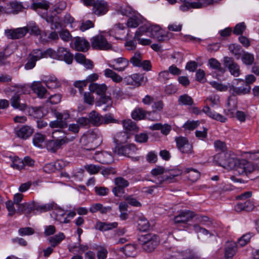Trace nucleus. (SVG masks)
I'll return each instance as SVG.
<instances>
[{
  "label": "nucleus",
  "mask_w": 259,
  "mask_h": 259,
  "mask_svg": "<svg viewBox=\"0 0 259 259\" xmlns=\"http://www.w3.org/2000/svg\"><path fill=\"white\" fill-rule=\"evenodd\" d=\"M229 85V91L232 95L228 98L227 106L228 109L226 114L231 117L234 116L233 111L237 108V101L235 97L236 96H241L247 94L250 92L251 87L245 85L244 80L242 79H234L232 84Z\"/></svg>",
  "instance_id": "f257e3e1"
},
{
  "label": "nucleus",
  "mask_w": 259,
  "mask_h": 259,
  "mask_svg": "<svg viewBox=\"0 0 259 259\" xmlns=\"http://www.w3.org/2000/svg\"><path fill=\"white\" fill-rule=\"evenodd\" d=\"M207 105L202 109V111L206 113L209 117L221 122H225L227 119L224 116L217 113L212 109L216 107L217 109L220 108V97L218 95H211L205 100Z\"/></svg>",
  "instance_id": "f03ea898"
},
{
  "label": "nucleus",
  "mask_w": 259,
  "mask_h": 259,
  "mask_svg": "<svg viewBox=\"0 0 259 259\" xmlns=\"http://www.w3.org/2000/svg\"><path fill=\"white\" fill-rule=\"evenodd\" d=\"M80 141L84 149L87 150H94L100 145L101 138L100 135L92 131L83 135Z\"/></svg>",
  "instance_id": "7ed1b4c3"
},
{
  "label": "nucleus",
  "mask_w": 259,
  "mask_h": 259,
  "mask_svg": "<svg viewBox=\"0 0 259 259\" xmlns=\"http://www.w3.org/2000/svg\"><path fill=\"white\" fill-rule=\"evenodd\" d=\"M213 160L216 164L227 169H233L236 167L237 164V158L232 157L228 153L215 155Z\"/></svg>",
  "instance_id": "20e7f679"
},
{
  "label": "nucleus",
  "mask_w": 259,
  "mask_h": 259,
  "mask_svg": "<svg viewBox=\"0 0 259 259\" xmlns=\"http://www.w3.org/2000/svg\"><path fill=\"white\" fill-rule=\"evenodd\" d=\"M236 171L239 175H246L250 174L254 170L257 169V164L248 161L246 159H242L238 160L237 159Z\"/></svg>",
  "instance_id": "39448f33"
},
{
  "label": "nucleus",
  "mask_w": 259,
  "mask_h": 259,
  "mask_svg": "<svg viewBox=\"0 0 259 259\" xmlns=\"http://www.w3.org/2000/svg\"><path fill=\"white\" fill-rule=\"evenodd\" d=\"M148 32L151 34V37L156 38L158 41H166L171 37L172 34L170 32L164 33L161 27L157 25H148Z\"/></svg>",
  "instance_id": "423d86ee"
},
{
  "label": "nucleus",
  "mask_w": 259,
  "mask_h": 259,
  "mask_svg": "<svg viewBox=\"0 0 259 259\" xmlns=\"http://www.w3.org/2000/svg\"><path fill=\"white\" fill-rule=\"evenodd\" d=\"M177 148L184 154L193 153V145L188 139L184 137L180 136L175 138Z\"/></svg>",
  "instance_id": "0eeeda50"
},
{
  "label": "nucleus",
  "mask_w": 259,
  "mask_h": 259,
  "mask_svg": "<svg viewBox=\"0 0 259 259\" xmlns=\"http://www.w3.org/2000/svg\"><path fill=\"white\" fill-rule=\"evenodd\" d=\"M55 117L57 119L50 122L49 125L51 128H64L67 127V120L70 118V115L67 112L60 113L56 112Z\"/></svg>",
  "instance_id": "6e6552de"
},
{
  "label": "nucleus",
  "mask_w": 259,
  "mask_h": 259,
  "mask_svg": "<svg viewBox=\"0 0 259 259\" xmlns=\"http://www.w3.org/2000/svg\"><path fill=\"white\" fill-rule=\"evenodd\" d=\"M92 48L98 50H107L111 48V45L102 35L99 34L93 37L91 39Z\"/></svg>",
  "instance_id": "1a4fd4ad"
},
{
  "label": "nucleus",
  "mask_w": 259,
  "mask_h": 259,
  "mask_svg": "<svg viewBox=\"0 0 259 259\" xmlns=\"http://www.w3.org/2000/svg\"><path fill=\"white\" fill-rule=\"evenodd\" d=\"M114 182L115 186L113 188L112 191L116 196L123 194L124 188L127 187L130 184L127 180L121 177L115 178Z\"/></svg>",
  "instance_id": "9d476101"
},
{
  "label": "nucleus",
  "mask_w": 259,
  "mask_h": 259,
  "mask_svg": "<svg viewBox=\"0 0 259 259\" xmlns=\"http://www.w3.org/2000/svg\"><path fill=\"white\" fill-rule=\"evenodd\" d=\"M28 32L27 27L7 29L5 31V34L7 38L11 39H20L25 36Z\"/></svg>",
  "instance_id": "9b49d317"
},
{
  "label": "nucleus",
  "mask_w": 259,
  "mask_h": 259,
  "mask_svg": "<svg viewBox=\"0 0 259 259\" xmlns=\"http://www.w3.org/2000/svg\"><path fill=\"white\" fill-rule=\"evenodd\" d=\"M69 142L66 137L58 139L55 140L48 141L46 145L47 150L51 152L55 153L62 146L67 144Z\"/></svg>",
  "instance_id": "f8f14e48"
},
{
  "label": "nucleus",
  "mask_w": 259,
  "mask_h": 259,
  "mask_svg": "<svg viewBox=\"0 0 259 259\" xmlns=\"http://www.w3.org/2000/svg\"><path fill=\"white\" fill-rule=\"evenodd\" d=\"M224 64L227 67L230 73L235 77H238L241 74L239 65L236 63L231 57H225L223 60Z\"/></svg>",
  "instance_id": "ddd939ff"
},
{
  "label": "nucleus",
  "mask_w": 259,
  "mask_h": 259,
  "mask_svg": "<svg viewBox=\"0 0 259 259\" xmlns=\"http://www.w3.org/2000/svg\"><path fill=\"white\" fill-rule=\"evenodd\" d=\"M109 10V6L104 0H97L92 8V13L98 16L104 15Z\"/></svg>",
  "instance_id": "4468645a"
},
{
  "label": "nucleus",
  "mask_w": 259,
  "mask_h": 259,
  "mask_svg": "<svg viewBox=\"0 0 259 259\" xmlns=\"http://www.w3.org/2000/svg\"><path fill=\"white\" fill-rule=\"evenodd\" d=\"M112 63L109 64V67L118 72L124 71L129 65V61L123 57L114 59Z\"/></svg>",
  "instance_id": "2eb2a0df"
},
{
  "label": "nucleus",
  "mask_w": 259,
  "mask_h": 259,
  "mask_svg": "<svg viewBox=\"0 0 259 259\" xmlns=\"http://www.w3.org/2000/svg\"><path fill=\"white\" fill-rule=\"evenodd\" d=\"M195 217L194 212L190 210L181 211L179 214L175 216L174 221L175 224L186 223Z\"/></svg>",
  "instance_id": "dca6fc26"
},
{
  "label": "nucleus",
  "mask_w": 259,
  "mask_h": 259,
  "mask_svg": "<svg viewBox=\"0 0 259 259\" xmlns=\"http://www.w3.org/2000/svg\"><path fill=\"white\" fill-rule=\"evenodd\" d=\"M94 158L104 164H109L113 161V156L107 152H96Z\"/></svg>",
  "instance_id": "f3484780"
},
{
  "label": "nucleus",
  "mask_w": 259,
  "mask_h": 259,
  "mask_svg": "<svg viewBox=\"0 0 259 259\" xmlns=\"http://www.w3.org/2000/svg\"><path fill=\"white\" fill-rule=\"evenodd\" d=\"M57 60H63L67 63L71 64L72 62L73 56L66 49L59 47L57 51Z\"/></svg>",
  "instance_id": "a211bd4d"
},
{
  "label": "nucleus",
  "mask_w": 259,
  "mask_h": 259,
  "mask_svg": "<svg viewBox=\"0 0 259 259\" xmlns=\"http://www.w3.org/2000/svg\"><path fill=\"white\" fill-rule=\"evenodd\" d=\"M181 5L180 9L182 11H186L190 9L200 8L205 5L204 3L198 0L197 2H190L189 0H180Z\"/></svg>",
  "instance_id": "6ab92c4d"
},
{
  "label": "nucleus",
  "mask_w": 259,
  "mask_h": 259,
  "mask_svg": "<svg viewBox=\"0 0 259 259\" xmlns=\"http://www.w3.org/2000/svg\"><path fill=\"white\" fill-rule=\"evenodd\" d=\"M30 88L33 92L36 94L37 97L40 98H45L47 93V90L42 85L40 81H33L31 83Z\"/></svg>",
  "instance_id": "aec40b11"
},
{
  "label": "nucleus",
  "mask_w": 259,
  "mask_h": 259,
  "mask_svg": "<svg viewBox=\"0 0 259 259\" xmlns=\"http://www.w3.org/2000/svg\"><path fill=\"white\" fill-rule=\"evenodd\" d=\"M144 18L138 13L130 17L126 23L127 26L129 28H136L140 24H142Z\"/></svg>",
  "instance_id": "412c9836"
},
{
  "label": "nucleus",
  "mask_w": 259,
  "mask_h": 259,
  "mask_svg": "<svg viewBox=\"0 0 259 259\" xmlns=\"http://www.w3.org/2000/svg\"><path fill=\"white\" fill-rule=\"evenodd\" d=\"M117 226L118 223L117 222L107 223L98 221L95 226V229L100 231L104 232L116 228Z\"/></svg>",
  "instance_id": "4be33fe9"
},
{
  "label": "nucleus",
  "mask_w": 259,
  "mask_h": 259,
  "mask_svg": "<svg viewBox=\"0 0 259 259\" xmlns=\"http://www.w3.org/2000/svg\"><path fill=\"white\" fill-rule=\"evenodd\" d=\"M112 105L113 101L109 96H102L96 102V105L97 106L100 107L104 105L103 108L104 111H107L112 106Z\"/></svg>",
  "instance_id": "5701e85b"
},
{
  "label": "nucleus",
  "mask_w": 259,
  "mask_h": 259,
  "mask_svg": "<svg viewBox=\"0 0 259 259\" xmlns=\"http://www.w3.org/2000/svg\"><path fill=\"white\" fill-rule=\"evenodd\" d=\"M89 89L91 92L95 93L100 96H104L107 90V87L105 84H98L92 83L89 85Z\"/></svg>",
  "instance_id": "b1692460"
},
{
  "label": "nucleus",
  "mask_w": 259,
  "mask_h": 259,
  "mask_svg": "<svg viewBox=\"0 0 259 259\" xmlns=\"http://www.w3.org/2000/svg\"><path fill=\"white\" fill-rule=\"evenodd\" d=\"M74 47L76 50L78 51H87L89 47V42L83 38L77 37L74 42Z\"/></svg>",
  "instance_id": "393cba45"
},
{
  "label": "nucleus",
  "mask_w": 259,
  "mask_h": 259,
  "mask_svg": "<svg viewBox=\"0 0 259 259\" xmlns=\"http://www.w3.org/2000/svg\"><path fill=\"white\" fill-rule=\"evenodd\" d=\"M254 206L252 202L246 201L244 203H238L234 207V209L236 212H241L242 211H250L253 210Z\"/></svg>",
  "instance_id": "a878e982"
},
{
  "label": "nucleus",
  "mask_w": 259,
  "mask_h": 259,
  "mask_svg": "<svg viewBox=\"0 0 259 259\" xmlns=\"http://www.w3.org/2000/svg\"><path fill=\"white\" fill-rule=\"evenodd\" d=\"M89 119L90 123L94 125L99 126L102 124L103 118L102 116L100 115L95 110L92 111L89 114Z\"/></svg>",
  "instance_id": "bb28decb"
},
{
  "label": "nucleus",
  "mask_w": 259,
  "mask_h": 259,
  "mask_svg": "<svg viewBox=\"0 0 259 259\" xmlns=\"http://www.w3.org/2000/svg\"><path fill=\"white\" fill-rule=\"evenodd\" d=\"M33 133V129L31 127L24 125L16 131L17 136L21 139H26Z\"/></svg>",
  "instance_id": "cd10ccee"
},
{
  "label": "nucleus",
  "mask_w": 259,
  "mask_h": 259,
  "mask_svg": "<svg viewBox=\"0 0 259 259\" xmlns=\"http://www.w3.org/2000/svg\"><path fill=\"white\" fill-rule=\"evenodd\" d=\"M20 100V98L19 95H14L11 99V106L15 109L24 110L26 109L27 106L25 103H21Z\"/></svg>",
  "instance_id": "c85d7f7f"
},
{
  "label": "nucleus",
  "mask_w": 259,
  "mask_h": 259,
  "mask_svg": "<svg viewBox=\"0 0 259 259\" xmlns=\"http://www.w3.org/2000/svg\"><path fill=\"white\" fill-rule=\"evenodd\" d=\"M149 111H146L142 108H136L132 113V117L135 120H141L149 116Z\"/></svg>",
  "instance_id": "c756f323"
},
{
  "label": "nucleus",
  "mask_w": 259,
  "mask_h": 259,
  "mask_svg": "<svg viewBox=\"0 0 259 259\" xmlns=\"http://www.w3.org/2000/svg\"><path fill=\"white\" fill-rule=\"evenodd\" d=\"M138 240L142 243H153L160 241L158 236L153 234L141 235L139 237Z\"/></svg>",
  "instance_id": "7c9ffc66"
},
{
  "label": "nucleus",
  "mask_w": 259,
  "mask_h": 259,
  "mask_svg": "<svg viewBox=\"0 0 259 259\" xmlns=\"http://www.w3.org/2000/svg\"><path fill=\"white\" fill-rule=\"evenodd\" d=\"M193 228L194 231L197 233H200L201 235L206 236H216L218 235L217 233L215 231H210L207 230V229L202 228L199 226L198 225L195 224L193 225Z\"/></svg>",
  "instance_id": "2f4dec72"
},
{
  "label": "nucleus",
  "mask_w": 259,
  "mask_h": 259,
  "mask_svg": "<svg viewBox=\"0 0 259 259\" xmlns=\"http://www.w3.org/2000/svg\"><path fill=\"white\" fill-rule=\"evenodd\" d=\"M172 257L174 259H195L197 258L195 254H191L189 250L176 252Z\"/></svg>",
  "instance_id": "473e14b6"
},
{
  "label": "nucleus",
  "mask_w": 259,
  "mask_h": 259,
  "mask_svg": "<svg viewBox=\"0 0 259 259\" xmlns=\"http://www.w3.org/2000/svg\"><path fill=\"white\" fill-rule=\"evenodd\" d=\"M228 49L230 53L233 54L237 60L240 59L243 50L242 49L240 46L236 44H231L228 47Z\"/></svg>",
  "instance_id": "72a5a7b5"
},
{
  "label": "nucleus",
  "mask_w": 259,
  "mask_h": 259,
  "mask_svg": "<svg viewBox=\"0 0 259 259\" xmlns=\"http://www.w3.org/2000/svg\"><path fill=\"white\" fill-rule=\"evenodd\" d=\"M240 57L242 63L246 65L250 66L254 63V55L250 53L244 51Z\"/></svg>",
  "instance_id": "f704fd0d"
},
{
  "label": "nucleus",
  "mask_w": 259,
  "mask_h": 259,
  "mask_svg": "<svg viewBox=\"0 0 259 259\" xmlns=\"http://www.w3.org/2000/svg\"><path fill=\"white\" fill-rule=\"evenodd\" d=\"M104 75L108 78H110L116 83L120 82L123 78L117 73L110 69H106L104 71Z\"/></svg>",
  "instance_id": "c9c22d12"
},
{
  "label": "nucleus",
  "mask_w": 259,
  "mask_h": 259,
  "mask_svg": "<svg viewBox=\"0 0 259 259\" xmlns=\"http://www.w3.org/2000/svg\"><path fill=\"white\" fill-rule=\"evenodd\" d=\"M117 11L118 13L128 17H131L137 13L132 7L128 6H120Z\"/></svg>",
  "instance_id": "e433bc0d"
},
{
  "label": "nucleus",
  "mask_w": 259,
  "mask_h": 259,
  "mask_svg": "<svg viewBox=\"0 0 259 259\" xmlns=\"http://www.w3.org/2000/svg\"><path fill=\"white\" fill-rule=\"evenodd\" d=\"M122 125L126 132H137L139 129L136 123L133 121L131 119L123 120Z\"/></svg>",
  "instance_id": "4c0bfd02"
},
{
  "label": "nucleus",
  "mask_w": 259,
  "mask_h": 259,
  "mask_svg": "<svg viewBox=\"0 0 259 259\" xmlns=\"http://www.w3.org/2000/svg\"><path fill=\"white\" fill-rule=\"evenodd\" d=\"M44 82L49 89H56L61 85L60 82L55 76H51L47 80H44Z\"/></svg>",
  "instance_id": "58836bf2"
},
{
  "label": "nucleus",
  "mask_w": 259,
  "mask_h": 259,
  "mask_svg": "<svg viewBox=\"0 0 259 259\" xmlns=\"http://www.w3.org/2000/svg\"><path fill=\"white\" fill-rule=\"evenodd\" d=\"M185 172L189 174L188 179L192 182H196L200 176V172L197 170L192 168H186Z\"/></svg>",
  "instance_id": "ea45409f"
},
{
  "label": "nucleus",
  "mask_w": 259,
  "mask_h": 259,
  "mask_svg": "<svg viewBox=\"0 0 259 259\" xmlns=\"http://www.w3.org/2000/svg\"><path fill=\"white\" fill-rule=\"evenodd\" d=\"M208 64L212 69L219 72L224 73L226 71V69L222 67L221 63L216 59L211 58L209 59Z\"/></svg>",
  "instance_id": "a19ab883"
},
{
  "label": "nucleus",
  "mask_w": 259,
  "mask_h": 259,
  "mask_svg": "<svg viewBox=\"0 0 259 259\" xmlns=\"http://www.w3.org/2000/svg\"><path fill=\"white\" fill-rule=\"evenodd\" d=\"M182 174V171L179 169L170 170L169 171V175H164L162 178V180H160L159 184H161L164 181L171 180L175 177L181 176Z\"/></svg>",
  "instance_id": "79ce46f5"
},
{
  "label": "nucleus",
  "mask_w": 259,
  "mask_h": 259,
  "mask_svg": "<svg viewBox=\"0 0 259 259\" xmlns=\"http://www.w3.org/2000/svg\"><path fill=\"white\" fill-rule=\"evenodd\" d=\"M45 139V136L39 133H36L33 138V143L37 147L42 148Z\"/></svg>",
  "instance_id": "37998d69"
},
{
  "label": "nucleus",
  "mask_w": 259,
  "mask_h": 259,
  "mask_svg": "<svg viewBox=\"0 0 259 259\" xmlns=\"http://www.w3.org/2000/svg\"><path fill=\"white\" fill-rule=\"evenodd\" d=\"M178 104L181 105H189L193 104V100L187 94H184L179 97Z\"/></svg>",
  "instance_id": "c03bdc74"
},
{
  "label": "nucleus",
  "mask_w": 259,
  "mask_h": 259,
  "mask_svg": "<svg viewBox=\"0 0 259 259\" xmlns=\"http://www.w3.org/2000/svg\"><path fill=\"white\" fill-rule=\"evenodd\" d=\"M237 251L236 244H231L227 246L225 249V257L227 259L232 258Z\"/></svg>",
  "instance_id": "a18cd8bd"
},
{
  "label": "nucleus",
  "mask_w": 259,
  "mask_h": 259,
  "mask_svg": "<svg viewBox=\"0 0 259 259\" xmlns=\"http://www.w3.org/2000/svg\"><path fill=\"white\" fill-rule=\"evenodd\" d=\"M164 106L163 102L160 100L155 102L152 106V111L149 113V116L151 115H157V111H160L163 109Z\"/></svg>",
  "instance_id": "49530a36"
},
{
  "label": "nucleus",
  "mask_w": 259,
  "mask_h": 259,
  "mask_svg": "<svg viewBox=\"0 0 259 259\" xmlns=\"http://www.w3.org/2000/svg\"><path fill=\"white\" fill-rule=\"evenodd\" d=\"M209 83L211 87L220 92H225L229 89V85L228 84H224L215 81H210Z\"/></svg>",
  "instance_id": "de8ad7c7"
},
{
  "label": "nucleus",
  "mask_w": 259,
  "mask_h": 259,
  "mask_svg": "<svg viewBox=\"0 0 259 259\" xmlns=\"http://www.w3.org/2000/svg\"><path fill=\"white\" fill-rule=\"evenodd\" d=\"M142 61V55L139 52H136L131 58L130 62L134 66L139 67Z\"/></svg>",
  "instance_id": "09e8293b"
},
{
  "label": "nucleus",
  "mask_w": 259,
  "mask_h": 259,
  "mask_svg": "<svg viewBox=\"0 0 259 259\" xmlns=\"http://www.w3.org/2000/svg\"><path fill=\"white\" fill-rule=\"evenodd\" d=\"M150 225L148 220L145 218H140L138 221V229L141 231H146L149 228Z\"/></svg>",
  "instance_id": "8fccbe9b"
},
{
  "label": "nucleus",
  "mask_w": 259,
  "mask_h": 259,
  "mask_svg": "<svg viewBox=\"0 0 259 259\" xmlns=\"http://www.w3.org/2000/svg\"><path fill=\"white\" fill-rule=\"evenodd\" d=\"M33 59L36 61L45 58V52L40 49H34L29 55Z\"/></svg>",
  "instance_id": "3c124183"
},
{
  "label": "nucleus",
  "mask_w": 259,
  "mask_h": 259,
  "mask_svg": "<svg viewBox=\"0 0 259 259\" xmlns=\"http://www.w3.org/2000/svg\"><path fill=\"white\" fill-rule=\"evenodd\" d=\"M136 249V244H126L123 248L124 254L127 256H132Z\"/></svg>",
  "instance_id": "603ef678"
},
{
  "label": "nucleus",
  "mask_w": 259,
  "mask_h": 259,
  "mask_svg": "<svg viewBox=\"0 0 259 259\" xmlns=\"http://www.w3.org/2000/svg\"><path fill=\"white\" fill-rule=\"evenodd\" d=\"M55 206L54 203L38 205L35 206V209L40 212H46L51 210Z\"/></svg>",
  "instance_id": "864d4df0"
},
{
  "label": "nucleus",
  "mask_w": 259,
  "mask_h": 259,
  "mask_svg": "<svg viewBox=\"0 0 259 259\" xmlns=\"http://www.w3.org/2000/svg\"><path fill=\"white\" fill-rule=\"evenodd\" d=\"M127 148L125 146H117L115 148L114 153L118 155H124L130 157V152H128Z\"/></svg>",
  "instance_id": "5fc2aeb1"
},
{
  "label": "nucleus",
  "mask_w": 259,
  "mask_h": 259,
  "mask_svg": "<svg viewBox=\"0 0 259 259\" xmlns=\"http://www.w3.org/2000/svg\"><path fill=\"white\" fill-rule=\"evenodd\" d=\"M199 124V121H187L183 126L185 130L193 131Z\"/></svg>",
  "instance_id": "6e6d98bb"
},
{
  "label": "nucleus",
  "mask_w": 259,
  "mask_h": 259,
  "mask_svg": "<svg viewBox=\"0 0 259 259\" xmlns=\"http://www.w3.org/2000/svg\"><path fill=\"white\" fill-rule=\"evenodd\" d=\"M11 10L7 12V13L17 14L21 11L22 9V6L21 4L17 2H12L10 4Z\"/></svg>",
  "instance_id": "4d7b16f0"
},
{
  "label": "nucleus",
  "mask_w": 259,
  "mask_h": 259,
  "mask_svg": "<svg viewBox=\"0 0 259 259\" xmlns=\"http://www.w3.org/2000/svg\"><path fill=\"white\" fill-rule=\"evenodd\" d=\"M148 30L147 25H144L140 26L136 31L134 38L135 39H139V38H140L144 33L148 32Z\"/></svg>",
  "instance_id": "13d9d810"
},
{
  "label": "nucleus",
  "mask_w": 259,
  "mask_h": 259,
  "mask_svg": "<svg viewBox=\"0 0 259 259\" xmlns=\"http://www.w3.org/2000/svg\"><path fill=\"white\" fill-rule=\"evenodd\" d=\"M85 169L90 174L94 175L97 174L100 170V167L99 166L89 164L84 166Z\"/></svg>",
  "instance_id": "bf43d9fd"
},
{
  "label": "nucleus",
  "mask_w": 259,
  "mask_h": 259,
  "mask_svg": "<svg viewBox=\"0 0 259 259\" xmlns=\"http://www.w3.org/2000/svg\"><path fill=\"white\" fill-rule=\"evenodd\" d=\"M94 24L93 21L91 20H86L82 21L79 28L80 30L84 31L90 28L94 27Z\"/></svg>",
  "instance_id": "052dcab7"
},
{
  "label": "nucleus",
  "mask_w": 259,
  "mask_h": 259,
  "mask_svg": "<svg viewBox=\"0 0 259 259\" xmlns=\"http://www.w3.org/2000/svg\"><path fill=\"white\" fill-rule=\"evenodd\" d=\"M24 165V161L20 159L14 160L11 164L12 167L18 170H21L23 168Z\"/></svg>",
  "instance_id": "680f3d73"
},
{
  "label": "nucleus",
  "mask_w": 259,
  "mask_h": 259,
  "mask_svg": "<svg viewBox=\"0 0 259 259\" xmlns=\"http://www.w3.org/2000/svg\"><path fill=\"white\" fill-rule=\"evenodd\" d=\"M116 138L115 140L116 142L119 143H123L127 141L128 139V136L126 132H120L116 135Z\"/></svg>",
  "instance_id": "e2e57ef3"
},
{
  "label": "nucleus",
  "mask_w": 259,
  "mask_h": 259,
  "mask_svg": "<svg viewBox=\"0 0 259 259\" xmlns=\"http://www.w3.org/2000/svg\"><path fill=\"white\" fill-rule=\"evenodd\" d=\"M102 124H108L110 123H119L117 120L113 118V116L111 114H106L104 116H102Z\"/></svg>",
  "instance_id": "0e129e2a"
},
{
  "label": "nucleus",
  "mask_w": 259,
  "mask_h": 259,
  "mask_svg": "<svg viewBox=\"0 0 259 259\" xmlns=\"http://www.w3.org/2000/svg\"><path fill=\"white\" fill-rule=\"evenodd\" d=\"M214 146L217 151L223 152L226 150V145L225 143L221 140L215 141L214 142Z\"/></svg>",
  "instance_id": "69168bd1"
},
{
  "label": "nucleus",
  "mask_w": 259,
  "mask_h": 259,
  "mask_svg": "<svg viewBox=\"0 0 259 259\" xmlns=\"http://www.w3.org/2000/svg\"><path fill=\"white\" fill-rule=\"evenodd\" d=\"M67 6V3L65 1L59 2L55 6L54 10L57 13L59 14L62 11L64 10Z\"/></svg>",
  "instance_id": "338daca9"
},
{
  "label": "nucleus",
  "mask_w": 259,
  "mask_h": 259,
  "mask_svg": "<svg viewBox=\"0 0 259 259\" xmlns=\"http://www.w3.org/2000/svg\"><path fill=\"white\" fill-rule=\"evenodd\" d=\"M246 154L247 157L252 160H257L259 159V150L247 152Z\"/></svg>",
  "instance_id": "774afa93"
}]
</instances>
